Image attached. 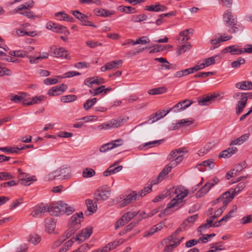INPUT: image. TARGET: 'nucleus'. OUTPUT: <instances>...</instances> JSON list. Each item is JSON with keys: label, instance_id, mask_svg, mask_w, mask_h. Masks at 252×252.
Returning a JSON list of instances; mask_svg holds the SVG:
<instances>
[{"label": "nucleus", "instance_id": "nucleus-1", "mask_svg": "<svg viewBox=\"0 0 252 252\" xmlns=\"http://www.w3.org/2000/svg\"><path fill=\"white\" fill-rule=\"evenodd\" d=\"M188 152V151L186 148H181L172 151L167 158V159L170 161V163L162 170L157 178L153 179L151 181L148 182L144 189H152L153 185L158 184L161 181L163 178L171 170L173 167L176 166L182 161L184 156Z\"/></svg>", "mask_w": 252, "mask_h": 252}, {"label": "nucleus", "instance_id": "nucleus-2", "mask_svg": "<svg viewBox=\"0 0 252 252\" xmlns=\"http://www.w3.org/2000/svg\"><path fill=\"white\" fill-rule=\"evenodd\" d=\"M75 211L74 207L68 206L67 204L60 201L56 203L49 205L48 212L50 215L57 216L66 214L69 215Z\"/></svg>", "mask_w": 252, "mask_h": 252}, {"label": "nucleus", "instance_id": "nucleus-3", "mask_svg": "<svg viewBox=\"0 0 252 252\" xmlns=\"http://www.w3.org/2000/svg\"><path fill=\"white\" fill-rule=\"evenodd\" d=\"M223 21L228 28L229 33H234L239 31L240 25H238L237 16L232 13L231 10L227 9L222 15Z\"/></svg>", "mask_w": 252, "mask_h": 252}, {"label": "nucleus", "instance_id": "nucleus-4", "mask_svg": "<svg viewBox=\"0 0 252 252\" xmlns=\"http://www.w3.org/2000/svg\"><path fill=\"white\" fill-rule=\"evenodd\" d=\"M188 190H184V191H182L181 192L177 194L176 197L168 203L166 208L159 214V217L162 218L168 209L175 208V210H176L183 206L184 204L183 199L188 195Z\"/></svg>", "mask_w": 252, "mask_h": 252}, {"label": "nucleus", "instance_id": "nucleus-5", "mask_svg": "<svg viewBox=\"0 0 252 252\" xmlns=\"http://www.w3.org/2000/svg\"><path fill=\"white\" fill-rule=\"evenodd\" d=\"M241 190H238L236 191V190H233L232 192H230L229 190H228L224 192L220 197L212 201V204L214 205L220 202H222L223 205H227L236 195L240 192Z\"/></svg>", "mask_w": 252, "mask_h": 252}, {"label": "nucleus", "instance_id": "nucleus-6", "mask_svg": "<svg viewBox=\"0 0 252 252\" xmlns=\"http://www.w3.org/2000/svg\"><path fill=\"white\" fill-rule=\"evenodd\" d=\"M49 205L43 203L35 205L31 209L30 215L34 218L41 217L48 212Z\"/></svg>", "mask_w": 252, "mask_h": 252}, {"label": "nucleus", "instance_id": "nucleus-7", "mask_svg": "<svg viewBox=\"0 0 252 252\" xmlns=\"http://www.w3.org/2000/svg\"><path fill=\"white\" fill-rule=\"evenodd\" d=\"M83 219V214L82 212L76 213L72 215L69 220L68 226H70L75 230H78L81 227V222Z\"/></svg>", "mask_w": 252, "mask_h": 252}, {"label": "nucleus", "instance_id": "nucleus-8", "mask_svg": "<svg viewBox=\"0 0 252 252\" xmlns=\"http://www.w3.org/2000/svg\"><path fill=\"white\" fill-rule=\"evenodd\" d=\"M46 28L48 29L51 30L54 32L63 33L66 36L69 34L68 30L65 27L51 22L47 24Z\"/></svg>", "mask_w": 252, "mask_h": 252}, {"label": "nucleus", "instance_id": "nucleus-9", "mask_svg": "<svg viewBox=\"0 0 252 252\" xmlns=\"http://www.w3.org/2000/svg\"><path fill=\"white\" fill-rule=\"evenodd\" d=\"M93 228L91 226L87 227L83 229L80 232L77 234L75 237V240L81 243L87 239L92 234Z\"/></svg>", "mask_w": 252, "mask_h": 252}, {"label": "nucleus", "instance_id": "nucleus-10", "mask_svg": "<svg viewBox=\"0 0 252 252\" xmlns=\"http://www.w3.org/2000/svg\"><path fill=\"white\" fill-rule=\"evenodd\" d=\"M168 237L162 240L161 244L166 245L163 250L164 252H171L176 247L180 244L179 241H174Z\"/></svg>", "mask_w": 252, "mask_h": 252}, {"label": "nucleus", "instance_id": "nucleus-11", "mask_svg": "<svg viewBox=\"0 0 252 252\" xmlns=\"http://www.w3.org/2000/svg\"><path fill=\"white\" fill-rule=\"evenodd\" d=\"M141 195H138L136 191H133L131 193L127 195L126 198H124L121 201H119V206L120 207H124L127 204L131 203L132 201H135L138 199L139 197H142Z\"/></svg>", "mask_w": 252, "mask_h": 252}, {"label": "nucleus", "instance_id": "nucleus-12", "mask_svg": "<svg viewBox=\"0 0 252 252\" xmlns=\"http://www.w3.org/2000/svg\"><path fill=\"white\" fill-rule=\"evenodd\" d=\"M243 97L239 100L236 105V113L240 114L243 111L247 103L248 98H252V94H244Z\"/></svg>", "mask_w": 252, "mask_h": 252}, {"label": "nucleus", "instance_id": "nucleus-13", "mask_svg": "<svg viewBox=\"0 0 252 252\" xmlns=\"http://www.w3.org/2000/svg\"><path fill=\"white\" fill-rule=\"evenodd\" d=\"M193 103V101L190 99H185L178 103L172 108V111L177 113L185 110Z\"/></svg>", "mask_w": 252, "mask_h": 252}, {"label": "nucleus", "instance_id": "nucleus-14", "mask_svg": "<svg viewBox=\"0 0 252 252\" xmlns=\"http://www.w3.org/2000/svg\"><path fill=\"white\" fill-rule=\"evenodd\" d=\"M18 179L21 184L26 186H30L37 180L35 176H28L24 173H20L18 175Z\"/></svg>", "mask_w": 252, "mask_h": 252}, {"label": "nucleus", "instance_id": "nucleus-15", "mask_svg": "<svg viewBox=\"0 0 252 252\" xmlns=\"http://www.w3.org/2000/svg\"><path fill=\"white\" fill-rule=\"evenodd\" d=\"M67 85L64 84L53 87L48 91V94L50 96H56L62 94L67 89Z\"/></svg>", "mask_w": 252, "mask_h": 252}, {"label": "nucleus", "instance_id": "nucleus-16", "mask_svg": "<svg viewBox=\"0 0 252 252\" xmlns=\"http://www.w3.org/2000/svg\"><path fill=\"white\" fill-rule=\"evenodd\" d=\"M220 96L219 94H213L210 95L203 96L202 97L198 98V103L200 106H207L211 103L212 100H215Z\"/></svg>", "mask_w": 252, "mask_h": 252}, {"label": "nucleus", "instance_id": "nucleus-17", "mask_svg": "<svg viewBox=\"0 0 252 252\" xmlns=\"http://www.w3.org/2000/svg\"><path fill=\"white\" fill-rule=\"evenodd\" d=\"M110 195L109 190H96L94 193V198L97 201L107 200Z\"/></svg>", "mask_w": 252, "mask_h": 252}, {"label": "nucleus", "instance_id": "nucleus-18", "mask_svg": "<svg viewBox=\"0 0 252 252\" xmlns=\"http://www.w3.org/2000/svg\"><path fill=\"white\" fill-rule=\"evenodd\" d=\"M27 94L25 93L19 92L17 94H11L10 95V100L15 103H19L21 102L24 106V102H28L29 100L26 99Z\"/></svg>", "mask_w": 252, "mask_h": 252}, {"label": "nucleus", "instance_id": "nucleus-19", "mask_svg": "<svg viewBox=\"0 0 252 252\" xmlns=\"http://www.w3.org/2000/svg\"><path fill=\"white\" fill-rule=\"evenodd\" d=\"M52 56L56 58L67 59V51L63 47H55L51 53Z\"/></svg>", "mask_w": 252, "mask_h": 252}, {"label": "nucleus", "instance_id": "nucleus-20", "mask_svg": "<svg viewBox=\"0 0 252 252\" xmlns=\"http://www.w3.org/2000/svg\"><path fill=\"white\" fill-rule=\"evenodd\" d=\"M193 30L192 29H187L181 32L178 38L179 43L182 44L190 39L189 33H192Z\"/></svg>", "mask_w": 252, "mask_h": 252}, {"label": "nucleus", "instance_id": "nucleus-21", "mask_svg": "<svg viewBox=\"0 0 252 252\" xmlns=\"http://www.w3.org/2000/svg\"><path fill=\"white\" fill-rule=\"evenodd\" d=\"M223 53H230L231 55H240L243 53V48H239L236 45L227 47L222 50Z\"/></svg>", "mask_w": 252, "mask_h": 252}, {"label": "nucleus", "instance_id": "nucleus-22", "mask_svg": "<svg viewBox=\"0 0 252 252\" xmlns=\"http://www.w3.org/2000/svg\"><path fill=\"white\" fill-rule=\"evenodd\" d=\"M94 12L96 15L102 17H108L115 14V11L113 10H108L102 8H97L94 10Z\"/></svg>", "mask_w": 252, "mask_h": 252}, {"label": "nucleus", "instance_id": "nucleus-23", "mask_svg": "<svg viewBox=\"0 0 252 252\" xmlns=\"http://www.w3.org/2000/svg\"><path fill=\"white\" fill-rule=\"evenodd\" d=\"M237 151V148L235 147L228 148L227 149L222 151L219 154V158H228L235 154Z\"/></svg>", "mask_w": 252, "mask_h": 252}, {"label": "nucleus", "instance_id": "nucleus-24", "mask_svg": "<svg viewBox=\"0 0 252 252\" xmlns=\"http://www.w3.org/2000/svg\"><path fill=\"white\" fill-rule=\"evenodd\" d=\"M194 120L192 119H182L173 126V129H177L181 127L189 126L193 123Z\"/></svg>", "mask_w": 252, "mask_h": 252}, {"label": "nucleus", "instance_id": "nucleus-25", "mask_svg": "<svg viewBox=\"0 0 252 252\" xmlns=\"http://www.w3.org/2000/svg\"><path fill=\"white\" fill-rule=\"evenodd\" d=\"M145 9L149 11L160 12L166 10L167 7L164 5L158 4L146 6Z\"/></svg>", "mask_w": 252, "mask_h": 252}, {"label": "nucleus", "instance_id": "nucleus-26", "mask_svg": "<svg viewBox=\"0 0 252 252\" xmlns=\"http://www.w3.org/2000/svg\"><path fill=\"white\" fill-rule=\"evenodd\" d=\"M236 88L242 90H248L252 89V82L249 81H244L235 84Z\"/></svg>", "mask_w": 252, "mask_h": 252}, {"label": "nucleus", "instance_id": "nucleus-27", "mask_svg": "<svg viewBox=\"0 0 252 252\" xmlns=\"http://www.w3.org/2000/svg\"><path fill=\"white\" fill-rule=\"evenodd\" d=\"M46 98V97L44 95H41L39 96H35L32 97L31 100H29L28 102H24V106H29L34 104H36L39 103L42 100H45Z\"/></svg>", "mask_w": 252, "mask_h": 252}, {"label": "nucleus", "instance_id": "nucleus-28", "mask_svg": "<svg viewBox=\"0 0 252 252\" xmlns=\"http://www.w3.org/2000/svg\"><path fill=\"white\" fill-rule=\"evenodd\" d=\"M86 204L87 207V209L90 213L88 215H90L96 212L97 207L95 202H94L92 200L89 199L86 200Z\"/></svg>", "mask_w": 252, "mask_h": 252}, {"label": "nucleus", "instance_id": "nucleus-29", "mask_svg": "<svg viewBox=\"0 0 252 252\" xmlns=\"http://www.w3.org/2000/svg\"><path fill=\"white\" fill-rule=\"evenodd\" d=\"M55 16L59 20H64L67 22H73V18L69 16L64 12H58L55 14Z\"/></svg>", "mask_w": 252, "mask_h": 252}, {"label": "nucleus", "instance_id": "nucleus-30", "mask_svg": "<svg viewBox=\"0 0 252 252\" xmlns=\"http://www.w3.org/2000/svg\"><path fill=\"white\" fill-rule=\"evenodd\" d=\"M128 119V118L126 119L119 118L118 119H112L110 121L111 126H112V128H117L121 126L124 122H126L127 120Z\"/></svg>", "mask_w": 252, "mask_h": 252}, {"label": "nucleus", "instance_id": "nucleus-31", "mask_svg": "<svg viewBox=\"0 0 252 252\" xmlns=\"http://www.w3.org/2000/svg\"><path fill=\"white\" fill-rule=\"evenodd\" d=\"M213 220L211 218L210 219H207L206 220V223L201 225L197 229L198 232H200V234H201V232L203 231L204 230L207 229L210 227H213L214 223Z\"/></svg>", "mask_w": 252, "mask_h": 252}, {"label": "nucleus", "instance_id": "nucleus-32", "mask_svg": "<svg viewBox=\"0 0 252 252\" xmlns=\"http://www.w3.org/2000/svg\"><path fill=\"white\" fill-rule=\"evenodd\" d=\"M161 209H162L161 207H158L157 208L153 209L152 210H151L150 212L149 213H148L147 214H146L145 212L143 211L141 213H140V214L139 215L140 217V218L139 220H141L143 219H146V218H148L149 217H151L153 216H154V215H155L156 214H157V213H158V212H159L161 210Z\"/></svg>", "mask_w": 252, "mask_h": 252}, {"label": "nucleus", "instance_id": "nucleus-33", "mask_svg": "<svg viewBox=\"0 0 252 252\" xmlns=\"http://www.w3.org/2000/svg\"><path fill=\"white\" fill-rule=\"evenodd\" d=\"M191 48L190 43L186 42L185 44L178 46L177 51V54L180 55L185 53L186 52L189 51Z\"/></svg>", "mask_w": 252, "mask_h": 252}, {"label": "nucleus", "instance_id": "nucleus-34", "mask_svg": "<svg viewBox=\"0 0 252 252\" xmlns=\"http://www.w3.org/2000/svg\"><path fill=\"white\" fill-rule=\"evenodd\" d=\"M56 224L55 222L52 220H47L45 221V228L46 231L49 233H52L55 229Z\"/></svg>", "mask_w": 252, "mask_h": 252}, {"label": "nucleus", "instance_id": "nucleus-35", "mask_svg": "<svg viewBox=\"0 0 252 252\" xmlns=\"http://www.w3.org/2000/svg\"><path fill=\"white\" fill-rule=\"evenodd\" d=\"M167 89L164 87H160L157 88L152 89L149 90L148 92V93L151 95H157L162 94L165 92H166Z\"/></svg>", "mask_w": 252, "mask_h": 252}, {"label": "nucleus", "instance_id": "nucleus-36", "mask_svg": "<svg viewBox=\"0 0 252 252\" xmlns=\"http://www.w3.org/2000/svg\"><path fill=\"white\" fill-rule=\"evenodd\" d=\"M108 70L113 68H118L122 64V60L113 61L106 63Z\"/></svg>", "mask_w": 252, "mask_h": 252}, {"label": "nucleus", "instance_id": "nucleus-37", "mask_svg": "<svg viewBox=\"0 0 252 252\" xmlns=\"http://www.w3.org/2000/svg\"><path fill=\"white\" fill-rule=\"evenodd\" d=\"M172 111V108H170L167 110L166 111L164 110H162L161 111H158L155 113V116H157V118L155 120H153L152 123H154L162 118H163L164 116H165L167 114H168L170 111Z\"/></svg>", "mask_w": 252, "mask_h": 252}, {"label": "nucleus", "instance_id": "nucleus-38", "mask_svg": "<svg viewBox=\"0 0 252 252\" xmlns=\"http://www.w3.org/2000/svg\"><path fill=\"white\" fill-rule=\"evenodd\" d=\"M249 138V135L247 134H244L237 139L231 141L230 145H241L245 142Z\"/></svg>", "mask_w": 252, "mask_h": 252}, {"label": "nucleus", "instance_id": "nucleus-39", "mask_svg": "<svg viewBox=\"0 0 252 252\" xmlns=\"http://www.w3.org/2000/svg\"><path fill=\"white\" fill-rule=\"evenodd\" d=\"M33 6V2L32 1L26 2L23 4L20 5L17 8L14 10L15 13L19 12V11L24 10V9H28L32 7Z\"/></svg>", "mask_w": 252, "mask_h": 252}, {"label": "nucleus", "instance_id": "nucleus-40", "mask_svg": "<svg viewBox=\"0 0 252 252\" xmlns=\"http://www.w3.org/2000/svg\"><path fill=\"white\" fill-rule=\"evenodd\" d=\"M169 194L170 192L169 190H164L161 194L154 198L152 201L155 203L158 202L167 197Z\"/></svg>", "mask_w": 252, "mask_h": 252}, {"label": "nucleus", "instance_id": "nucleus-41", "mask_svg": "<svg viewBox=\"0 0 252 252\" xmlns=\"http://www.w3.org/2000/svg\"><path fill=\"white\" fill-rule=\"evenodd\" d=\"M77 98V97L76 95L74 94H69L61 97V100L64 103H69L75 101Z\"/></svg>", "mask_w": 252, "mask_h": 252}, {"label": "nucleus", "instance_id": "nucleus-42", "mask_svg": "<svg viewBox=\"0 0 252 252\" xmlns=\"http://www.w3.org/2000/svg\"><path fill=\"white\" fill-rule=\"evenodd\" d=\"M246 162L245 161H243L239 164H236L234 168L233 169V170L237 175L241 171H242L244 168H246Z\"/></svg>", "mask_w": 252, "mask_h": 252}, {"label": "nucleus", "instance_id": "nucleus-43", "mask_svg": "<svg viewBox=\"0 0 252 252\" xmlns=\"http://www.w3.org/2000/svg\"><path fill=\"white\" fill-rule=\"evenodd\" d=\"M138 213V212H129L127 213L124 214L122 217L124 220H125V222H129L132 219H133L134 217H135Z\"/></svg>", "mask_w": 252, "mask_h": 252}, {"label": "nucleus", "instance_id": "nucleus-44", "mask_svg": "<svg viewBox=\"0 0 252 252\" xmlns=\"http://www.w3.org/2000/svg\"><path fill=\"white\" fill-rule=\"evenodd\" d=\"M97 101V98L95 97L88 99L84 104L83 107L86 110H89L91 107L94 106Z\"/></svg>", "mask_w": 252, "mask_h": 252}, {"label": "nucleus", "instance_id": "nucleus-45", "mask_svg": "<svg viewBox=\"0 0 252 252\" xmlns=\"http://www.w3.org/2000/svg\"><path fill=\"white\" fill-rule=\"evenodd\" d=\"M182 231L181 228H178L173 234L168 236L170 239H172L174 241H179L181 243V241L184 239L183 237H178V235Z\"/></svg>", "mask_w": 252, "mask_h": 252}, {"label": "nucleus", "instance_id": "nucleus-46", "mask_svg": "<svg viewBox=\"0 0 252 252\" xmlns=\"http://www.w3.org/2000/svg\"><path fill=\"white\" fill-rule=\"evenodd\" d=\"M95 174V171L92 168H86L82 172L83 177L86 178H91Z\"/></svg>", "mask_w": 252, "mask_h": 252}, {"label": "nucleus", "instance_id": "nucleus-47", "mask_svg": "<svg viewBox=\"0 0 252 252\" xmlns=\"http://www.w3.org/2000/svg\"><path fill=\"white\" fill-rule=\"evenodd\" d=\"M199 165L206 167L210 170L214 168L215 164L212 159H210L202 162Z\"/></svg>", "mask_w": 252, "mask_h": 252}, {"label": "nucleus", "instance_id": "nucleus-48", "mask_svg": "<svg viewBox=\"0 0 252 252\" xmlns=\"http://www.w3.org/2000/svg\"><path fill=\"white\" fill-rule=\"evenodd\" d=\"M119 9L122 12L126 13H135L136 12L135 8L129 6H121L119 7Z\"/></svg>", "mask_w": 252, "mask_h": 252}, {"label": "nucleus", "instance_id": "nucleus-49", "mask_svg": "<svg viewBox=\"0 0 252 252\" xmlns=\"http://www.w3.org/2000/svg\"><path fill=\"white\" fill-rule=\"evenodd\" d=\"M220 181L217 178H214L213 180L208 182L202 188V189H211Z\"/></svg>", "mask_w": 252, "mask_h": 252}, {"label": "nucleus", "instance_id": "nucleus-50", "mask_svg": "<svg viewBox=\"0 0 252 252\" xmlns=\"http://www.w3.org/2000/svg\"><path fill=\"white\" fill-rule=\"evenodd\" d=\"M105 88V86L102 85L94 89L90 90L89 92L93 95L95 96L100 94L103 95V88Z\"/></svg>", "mask_w": 252, "mask_h": 252}, {"label": "nucleus", "instance_id": "nucleus-51", "mask_svg": "<svg viewBox=\"0 0 252 252\" xmlns=\"http://www.w3.org/2000/svg\"><path fill=\"white\" fill-rule=\"evenodd\" d=\"M111 145V149H113L119 146L122 145L124 143V140L122 138H118L116 140H113L110 142H109Z\"/></svg>", "mask_w": 252, "mask_h": 252}, {"label": "nucleus", "instance_id": "nucleus-52", "mask_svg": "<svg viewBox=\"0 0 252 252\" xmlns=\"http://www.w3.org/2000/svg\"><path fill=\"white\" fill-rule=\"evenodd\" d=\"M147 18V15L144 14L138 15H133L132 17L131 21L134 22H140L146 20Z\"/></svg>", "mask_w": 252, "mask_h": 252}, {"label": "nucleus", "instance_id": "nucleus-53", "mask_svg": "<svg viewBox=\"0 0 252 252\" xmlns=\"http://www.w3.org/2000/svg\"><path fill=\"white\" fill-rule=\"evenodd\" d=\"M226 206H227V205H223V206L222 207H220L219 209H218L215 212L214 215H213L212 217H211L210 218L212 220H213V221H214L215 219L216 218L219 217V216H220L222 214V213L223 212V211L225 209V208L226 207Z\"/></svg>", "mask_w": 252, "mask_h": 252}, {"label": "nucleus", "instance_id": "nucleus-54", "mask_svg": "<svg viewBox=\"0 0 252 252\" xmlns=\"http://www.w3.org/2000/svg\"><path fill=\"white\" fill-rule=\"evenodd\" d=\"M23 198H20L17 199L15 200L10 205H9V209L11 210H14L16 208L20 205L23 203Z\"/></svg>", "mask_w": 252, "mask_h": 252}, {"label": "nucleus", "instance_id": "nucleus-55", "mask_svg": "<svg viewBox=\"0 0 252 252\" xmlns=\"http://www.w3.org/2000/svg\"><path fill=\"white\" fill-rule=\"evenodd\" d=\"M150 42V40L149 38L145 36H142L141 37L137 39L134 43H133V45H135L136 44H145L146 43H148Z\"/></svg>", "mask_w": 252, "mask_h": 252}, {"label": "nucleus", "instance_id": "nucleus-56", "mask_svg": "<svg viewBox=\"0 0 252 252\" xmlns=\"http://www.w3.org/2000/svg\"><path fill=\"white\" fill-rule=\"evenodd\" d=\"M152 47H153L154 48L149 52L150 54L159 52L164 50V48L162 47L161 45H154L151 46V47H146V49H150V48Z\"/></svg>", "mask_w": 252, "mask_h": 252}, {"label": "nucleus", "instance_id": "nucleus-57", "mask_svg": "<svg viewBox=\"0 0 252 252\" xmlns=\"http://www.w3.org/2000/svg\"><path fill=\"white\" fill-rule=\"evenodd\" d=\"M0 150L2 151L3 152H7L11 153H18L19 152V149L18 147H0Z\"/></svg>", "mask_w": 252, "mask_h": 252}, {"label": "nucleus", "instance_id": "nucleus-58", "mask_svg": "<svg viewBox=\"0 0 252 252\" xmlns=\"http://www.w3.org/2000/svg\"><path fill=\"white\" fill-rule=\"evenodd\" d=\"M40 237L36 234L31 235L29 240V242H30L31 243L34 245H36L38 244L40 242Z\"/></svg>", "mask_w": 252, "mask_h": 252}, {"label": "nucleus", "instance_id": "nucleus-59", "mask_svg": "<svg viewBox=\"0 0 252 252\" xmlns=\"http://www.w3.org/2000/svg\"><path fill=\"white\" fill-rule=\"evenodd\" d=\"M59 170L60 171L61 174V180L65 179L68 178L70 177L68 172V169L67 168H59Z\"/></svg>", "mask_w": 252, "mask_h": 252}, {"label": "nucleus", "instance_id": "nucleus-60", "mask_svg": "<svg viewBox=\"0 0 252 252\" xmlns=\"http://www.w3.org/2000/svg\"><path fill=\"white\" fill-rule=\"evenodd\" d=\"M245 61L242 58H239L237 61H234L231 63V66L233 68H238L241 64L245 63Z\"/></svg>", "mask_w": 252, "mask_h": 252}, {"label": "nucleus", "instance_id": "nucleus-61", "mask_svg": "<svg viewBox=\"0 0 252 252\" xmlns=\"http://www.w3.org/2000/svg\"><path fill=\"white\" fill-rule=\"evenodd\" d=\"M72 14L74 15V17H75L77 19L79 20L81 22L86 18H87V16L81 13L79 11L75 10L72 11Z\"/></svg>", "mask_w": 252, "mask_h": 252}, {"label": "nucleus", "instance_id": "nucleus-62", "mask_svg": "<svg viewBox=\"0 0 252 252\" xmlns=\"http://www.w3.org/2000/svg\"><path fill=\"white\" fill-rule=\"evenodd\" d=\"M11 74V71L10 69L4 66H0V76L4 75L10 76Z\"/></svg>", "mask_w": 252, "mask_h": 252}, {"label": "nucleus", "instance_id": "nucleus-63", "mask_svg": "<svg viewBox=\"0 0 252 252\" xmlns=\"http://www.w3.org/2000/svg\"><path fill=\"white\" fill-rule=\"evenodd\" d=\"M218 56H216L215 57H211L205 59L204 64L205 67L209 66L212 64H213L215 63V58H217Z\"/></svg>", "mask_w": 252, "mask_h": 252}, {"label": "nucleus", "instance_id": "nucleus-64", "mask_svg": "<svg viewBox=\"0 0 252 252\" xmlns=\"http://www.w3.org/2000/svg\"><path fill=\"white\" fill-rule=\"evenodd\" d=\"M251 222H252V215L244 217L241 220V223L242 224H246Z\"/></svg>", "mask_w": 252, "mask_h": 252}]
</instances>
